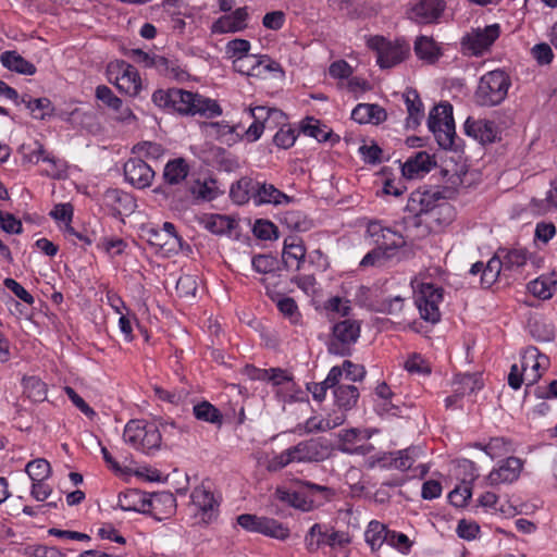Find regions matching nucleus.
I'll return each mask as SVG.
<instances>
[{"label":"nucleus","mask_w":557,"mask_h":557,"mask_svg":"<svg viewBox=\"0 0 557 557\" xmlns=\"http://www.w3.org/2000/svg\"><path fill=\"white\" fill-rule=\"evenodd\" d=\"M532 336L542 342L553 341L555 337V330L553 324L543 319H533L529 323Z\"/></svg>","instance_id":"obj_39"},{"label":"nucleus","mask_w":557,"mask_h":557,"mask_svg":"<svg viewBox=\"0 0 557 557\" xmlns=\"http://www.w3.org/2000/svg\"><path fill=\"white\" fill-rule=\"evenodd\" d=\"M252 268L259 273H270L275 269L276 259L270 255H257L251 260Z\"/></svg>","instance_id":"obj_54"},{"label":"nucleus","mask_w":557,"mask_h":557,"mask_svg":"<svg viewBox=\"0 0 557 557\" xmlns=\"http://www.w3.org/2000/svg\"><path fill=\"white\" fill-rule=\"evenodd\" d=\"M50 215L64 224L71 223L73 218V206L71 203H59L55 205Z\"/></svg>","instance_id":"obj_64"},{"label":"nucleus","mask_w":557,"mask_h":557,"mask_svg":"<svg viewBox=\"0 0 557 557\" xmlns=\"http://www.w3.org/2000/svg\"><path fill=\"white\" fill-rule=\"evenodd\" d=\"M256 180L250 177H242L234 183L230 190V196L237 205L247 203L253 200Z\"/></svg>","instance_id":"obj_29"},{"label":"nucleus","mask_w":557,"mask_h":557,"mask_svg":"<svg viewBox=\"0 0 557 557\" xmlns=\"http://www.w3.org/2000/svg\"><path fill=\"white\" fill-rule=\"evenodd\" d=\"M148 505L156 515L161 509V507H163L164 510L162 513L170 516L175 511L176 499L170 492L153 493L148 500Z\"/></svg>","instance_id":"obj_32"},{"label":"nucleus","mask_w":557,"mask_h":557,"mask_svg":"<svg viewBox=\"0 0 557 557\" xmlns=\"http://www.w3.org/2000/svg\"><path fill=\"white\" fill-rule=\"evenodd\" d=\"M193 505L201 512V520L209 522L215 516L219 507L218 500L209 488L203 485L196 487L191 493Z\"/></svg>","instance_id":"obj_13"},{"label":"nucleus","mask_w":557,"mask_h":557,"mask_svg":"<svg viewBox=\"0 0 557 557\" xmlns=\"http://www.w3.org/2000/svg\"><path fill=\"white\" fill-rule=\"evenodd\" d=\"M3 284L8 289H10L17 298H20L24 302L28 305H32L34 302V297L15 280L5 278Z\"/></svg>","instance_id":"obj_63"},{"label":"nucleus","mask_w":557,"mask_h":557,"mask_svg":"<svg viewBox=\"0 0 557 557\" xmlns=\"http://www.w3.org/2000/svg\"><path fill=\"white\" fill-rule=\"evenodd\" d=\"M176 290L181 297L195 296L197 290L196 278L191 275H184L177 280Z\"/></svg>","instance_id":"obj_56"},{"label":"nucleus","mask_w":557,"mask_h":557,"mask_svg":"<svg viewBox=\"0 0 557 557\" xmlns=\"http://www.w3.org/2000/svg\"><path fill=\"white\" fill-rule=\"evenodd\" d=\"M255 195H253V203L256 206L272 203V205H282L288 203L292 201V198L278 190L274 185L268 184L265 182L256 181L255 185Z\"/></svg>","instance_id":"obj_15"},{"label":"nucleus","mask_w":557,"mask_h":557,"mask_svg":"<svg viewBox=\"0 0 557 557\" xmlns=\"http://www.w3.org/2000/svg\"><path fill=\"white\" fill-rule=\"evenodd\" d=\"M472 495L471 484L463 482L461 485L456 486L449 494L448 499L451 505L462 507Z\"/></svg>","instance_id":"obj_49"},{"label":"nucleus","mask_w":557,"mask_h":557,"mask_svg":"<svg viewBox=\"0 0 557 557\" xmlns=\"http://www.w3.org/2000/svg\"><path fill=\"white\" fill-rule=\"evenodd\" d=\"M283 262L286 268H290V260L296 261L295 270L299 271L301 269V264L305 262L306 258V247L304 243L298 237H288L284 242L283 248Z\"/></svg>","instance_id":"obj_22"},{"label":"nucleus","mask_w":557,"mask_h":557,"mask_svg":"<svg viewBox=\"0 0 557 557\" xmlns=\"http://www.w3.org/2000/svg\"><path fill=\"white\" fill-rule=\"evenodd\" d=\"M249 112L253 121L263 122V124L269 123L271 119L277 120L284 117V113L281 110L267 107L249 108Z\"/></svg>","instance_id":"obj_48"},{"label":"nucleus","mask_w":557,"mask_h":557,"mask_svg":"<svg viewBox=\"0 0 557 557\" xmlns=\"http://www.w3.org/2000/svg\"><path fill=\"white\" fill-rule=\"evenodd\" d=\"M25 389L28 393V397L35 401H40L46 398V384L37 377H29L25 380Z\"/></svg>","instance_id":"obj_53"},{"label":"nucleus","mask_w":557,"mask_h":557,"mask_svg":"<svg viewBox=\"0 0 557 557\" xmlns=\"http://www.w3.org/2000/svg\"><path fill=\"white\" fill-rule=\"evenodd\" d=\"M443 299V289L431 283L421 284L420 292L416 297V305L423 320L436 323L440 321L441 313L438 304Z\"/></svg>","instance_id":"obj_8"},{"label":"nucleus","mask_w":557,"mask_h":557,"mask_svg":"<svg viewBox=\"0 0 557 557\" xmlns=\"http://www.w3.org/2000/svg\"><path fill=\"white\" fill-rule=\"evenodd\" d=\"M104 199L119 214L132 213L134 211L135 201L127 193L119 189H109L104 194Z\"/></svg>","instance_id":"obj_28"},{"label":"nucleus","mask_w":557,"mask_h":557,"mask_svg":"<svg viewBox=\"0 0 557 557\" xmlns=\"http://www.w3.org/2000/svg\"><path fill=\"white\" fill-rule=\"evenodd\" d=\"M375 245L386 251V253L393 255L394 250H397L405 245V240L400 234L392 231L391 228H386L384 234L381 235V239H375Z\"/></svg>","instance_id":"obj_42"},{"label":"nucleus","mask_w":557,"mask_h":557,"mask_svg":"<svg viewBox=\"0 0 557 557\" xmlns=\"http://www.w3.org/2000/svg\"><path fill=\"white\" fill-rule=\"evenodd\" d=\"M161 440V433L157 428L151 426L146 429L139 449H143L146 453H149L152 449H158L160 447Z\"/></svg>","instance_id":"obj_52"},{"label":"nucleus","mask_w":557,"mask_h":557,"mask_svg":"<svg viewBox=\"0 0 557 557\" xmlns=\"http://www.w3.org/2000/svg\"><path fill=\"white\" fill-rule=\"evenodd\" d=\"M248 14L245 8L235 10L232 14L221 16L212 27L215 33H236L246 27V18Z\"/></svg>","instance_id":"obj_20"},{"label":"nucleus","mask_w":557,"mask_h":557,"mask_svg":"<svg viewBox=\"0 0 557 557\" xmlns=\"http://www.w3.org/2000/svg\"><path fill=\"white\" fill-rule=\"evenodd\" d=\"M234 227V220L221 214L210 215L206 221V228L211 233L221 235L230 232Z\"/></svg>","instance_id":"obj_45"},{"label":"nucleus","mask_w":557,"mask_h":557,"mask_svg":"<svg viewBox=\"0 0 557 557\" xmlns=\"http://www.w3.org/2000/svg\"><path fill=\"white\" fill-rule=\"evenodd\" d=\"M441 198L440 191H413L407 203V210L414 213L409 223L414 227L423 222L430 227L448 225L455 218V210L448 202L435 203Z\"/></svg>","instance_id":"obj_1"},{"label":"nucleus","mask_w":557,"mask_h":557,"mask_svg":"<svg viewBox=\"0 0 557 557\" xmlns=\"http://www.w3.org/2000/svg\"><path fill=\"white\" fill-rule=\"evenodd\" d=\"M300 128L305 135L315 138L319 143H325L332 137V132L322 128L319 121L313 117H307Z\"/></svg>","instance_id":"obj_43"},{"label":"nucleus","mask_w":557,"mask_h":557,"mask_svg":"<svg viewBox=\"0 0 557 557\" xmlns=\"http://www.w3.org/2000/svg\"><path fill=\"white\" fill-rule=\"evenodd\" d=\"M194 111L193 115L200 114L205 115L207 117H213L216 115H220L222 113V110L220 106L209 98H203L199 95H196V100L194 104Z\"/></svg>","instance_id":"obj_44"},{"label":"nucleus","mask_w":557,"mask_h":557,"mask_svg":"<svg viewBox=\"0 0 557 557\" xmlns=\"http://www.w3.org/2000/svg\"><path fill=\"white\" fill-rule=\"evenodd\" d=\"M249 49V41L240 38L231 40L226 46L227 53L236 58L248 55Z\"/></svg>","instance_id":"obj_62"},{"label":"nucleus","mask_w":557,"mask_h":557,"mask_svg":"<svg viewBox=\"0 0 557 557\" xmlns=\"http://www.w3.org/2000/svg\"><path fill=\"white\" fill-rule=\"evenodd\" d=\"M389 531L379 521H371L364 533L366 542L372 550L379 549L385 542L388 543Z\"/></svg>","instance_id":"obj_30"},{"label":"nucleus","mask_w":557,"mask_h":557,"mask_svg":"<svg viewBox=\"0 0 557 557\" xmlns=\"http://www.w3.org/2000/svg\"><path fill=\"white\" fill-rule=\"evenodd\" d=\"M434 165L435 162L428 152L419 151L403 164L401 172L406 178L412 180L429 173Z\"/></svg>","instance_id":"obj_18"},{"label":"nucleus","mask_w":557,"mask_h":557,"mask_svg":"<svg viewBox=\"0 0 557 557\" xmlns=\"http://www.w3.org/2000/svg\"><path fill=\"white\" fill-rule=\"evenodd\" d=\"M350 543V537L347 533L341 531H333L329 533L319 523L313 524L308 534L306 535V545L310 552H315L321 545H327L332 548L344 547Z\"/></svg>","instance_id":"obj_9"},{"label":"nucleus","mask_w":557,"mask_h":557,"mask_svg":"<svg viewBox=\"0 0 557 557\" xmlns=\"http://www.w3.org/2000/svg\"><path fill=\"white\" fill-rule=\"evenodd\" d=\"M0 61L4 67L18 74L34 75L36 73V66L16 51H4L0 57Z\"/></svg>","instance_id":"obj_24"},{"label":"nucleus","mask_w":557,"mask_h":557,"mask_svg":"<svg viewBox=\"0 0 557 557\" xmlns=\"http://www.w3.org/2000/svg\"><path fill=\"white\" fill-rule=\"evenodd\" d=\"M96 98L114 111H120L123 107L122 100L106 85L96 88Z\"/></svg>","instance_id":"obj_47"},{"label":"nucleus","mask_w":557,"mask_h":557,"mask_svg":"<svg viewBox=\"0 0 557 557\" xmlns=\"http://www.w3.org/2000/svg\"><path fill=\"white\" fill-rule=\"evenodd\" d=\"M404 98L408 111L407 127L416 128L423 117V103L414 89H408Z\"/></svg>","instance_id":"obj_26"},{"label":"nucleus","mask_w":557,"mask_h":557,"mask_svg":"<svg viewBox=\"0 0 557 557\" xmlns=\"http://www.w3.org/2000/svg\"><path fill=\"white\" fill-rule=\"evenodd\" d=\"M386 117V111L379 104L359 103L351 112V119L360 124H379Z\"/></svg>","instance_id":"obj_21"},{"label":"nucleus","mask_w":557,"mask_h":557,"mask_svg":"<svg viewBox=\"0 0 557 557\" xmlns=\"http://www.w3.org/2000/svg\"><path fill=\"white\" fill-rule=\"evenodd\" d=\"M125 180L136 188H146L151 185L154 171L140 158H132L124 164Z\"/></svg>","instance_id":"obj_11"},{"label":"nucleus","mask_w":557,"mask_h":557,"mask_svg":"<svg viewBox=\"0 0 557 557\" xmlns=\"http://www.w3.org/2000/svg\"><path fill=\"white\" fill-rule=\"evenodd\" d=\"M25 471L32 481H45L51 475L52 469L50 463L44 458H37L29 461Z\"/></svg>","instance_id":"obj_38"},{"label":"nucleus","mask_w":557,"mask_h":557,"mask_svg":"<svg viewBox=\"0 0 557 557\" xmlns=\"http://www.w3.org/2000/svg\"><path fill=\"white\" fill-rule=\"evenodd\" d=\"M20 103L25 104V107L30 111L33 117L38 120H46L52 116L54 112L52 102L46 97L33 99L29 95H24L22 96Z\"/></svg>","instance_id":"obj_25"},{"label":"nucleus","mask_w":557,"mask_h":557,"mask_svg":"<svg viewBox=\"0 0 557 557\" xmlns=\"http://www.w3.org/2000/svg\"><path fill=\"white\" fill-rule=\"evenodd\" d=\"M499 25L492 24L483 28H472L461 39L462 51L470 55H481L499 37Z\"/></svg>","instance_id":"obj_7"},{"label":"nucleus","mask_w":557,"mask_h":557,"mask_svg":"<svg viewBox=\"0 0 557 557\" xmlns=\"http://www.w3.org/2000/svg\"><path fill=\"white\" fill-rule=\"evenodd\" d=\"M368 47L376 51V61L382 69L395 66L406 55V50L400 45H393L380 36L369 38Z\"/></svg>","instance_id":"obj_10"},{"label":"nucleus","mask_w":557,"mask_h":557,"mask_svg":"<svg viewBox=\"0 0 557 557\" xmlns=\"http://www.w3.org/2000/svg\"><path fill=\"white\" fill-rule=\"evenodd\" d=\"M522 469V462L519 458L509 457L498 469H494L487 476L491 485L508 483L516 480Z\"/></svg>","instance_id":"obj_17"},{"label":"nucleus","mask_w":557,"mask_h":557,"mask_svg":"<svg viewBox=\"0 0 557 557\" xmlns=\"http://www.w3.org/2000/svg\"><path fill=\"white\" fill-rule=\"evenodd\" d=\"M295 462L320 461L327 457L329 449L320 440L311 438L290 447Z\"/></svg>","instance_id":"obj_12"},{"label":"nucleus","mask_w":557,"mask_h":557,"mask_svg":"<svg viewBox=\"0 0 557 557\" xmlns=\"http://www.w3.org/2000/svg\"><path fill=\"white\" fill-rule=\"evenodd\" d=\"M0 227L9 234H21L23 232L22 222L11 213L0 211Z\"/></svg>","instance_id":"obj_55"},{"label":"nucleus","mask_w":557,"mask_h":557,"mask_svg":"<svg viewBox=\"0 0 557 557\" xmlns=\"http://www.w3.org/2000/svg\"><path fill=\"white\" fill-rule=\"evenodd\" d=\"M107 74L110 81L114 78L116 88L132 97L139 94L141 79L137 70L123 60L110 62L107 66Z\"/></svg>","instance_id":"obj_6"},{"label":"nucleus","mask_w":557,"mask_h":557,"mask_svg":"<svg viewBox=\"0 0 557 557\" xmlns=\"http://www.w3.org/2000/svg\"><path fill=\"white\" fill-rule=\"evenodd\" d=\"M531 362V371L534 373L537 372L541 367H547L548 358L545 355L541 354L537 348L529 347L525 349L522 356L521 367H523V372L527 371Z\"/></svg>","instance_id":"obj_41"},{"label":"nucleus","mask_w":557,"mask_h":557,"mask_svg":"<svg viewBox=\"0 0 557 557\" xmlns=\"http://www.w3.org/2000/svg\"><path fill=\"white\" fill-rule=\"evenodd\" d=\"M502 272L504 273L502 262L498 260V257L494 255L483 269V273L481 275L482 285L490 287L494 282H496Z\"/></svg>","instance_id":"obj_46"},{"label":"nucleus","mask_w":557,"mask_h":557,"mask_svg":"<svg viewBox=\"0 0 557 557\" xmlns=\"http://www.w3.org/2000/svg\"><path fill=\"white\" fill-rule=\"evenodd\" d=\"M252 232L256 237L263 240L277 238V227L268 220H258L253 225Z\"/></svg>","instance_id":"obj_50"},{"label":"nucleus","mask_w":557,"mask_h":557,"mask_svg":"<svg viewBox=\"0 0 557 557\" xmlns=\"http://www.w3.org/2000/svg\"><path fill=\"white\" fill-rule=\"evenodd\" d=\"M258 532L277 540H285L289 536L288 528L283 523L267 517H263L262 521L259 523Z\"/></svg>","instance_id":"obj_37"},{"label":"nucleus","mask_w":557,"mask_h":557,"mask_svg":"<svg viewBox=\"0 0 557 557\" xmlns=\"http://www.w3.org/2000/svg\"><path fill=\"white\" fill-rule=\"evenodd\" d=\"M404 308V299L399 296H396L391 299H384L380 302L377 311L387 314H398L403 311Z\"/></svg>","instance_id":"obj_60"},{"label":"nucleus","mask_w":557,"mask_h":557,"mask_svg":"<svg viewBox=\"0 0 557 557\" xmlns=\"http://www.w3.org/2000/svg\"><path fill=\"white\" fill-rule=\"evenodd\" d=\"M465 132L468 136L483 145L495 141L497 137L495 123L487 120L468 117L465 122Z\"/></svg>","instance_id":"obj_14"},{"label":"nucleus","mask_w":557,"mask_h":557,"mask_svg":"<svg viewBox=\"0 0 557 557\" xmlns=\"http://www.w3.org/2000/svg\"><path fill=\"white\" fill-rule=\"evenodd\" d=\"M255 67L252 77H265L267 73H277L280 77H284V70L281 64L272 60L269 55H255Z\"/></svg>","instance_id":"obj_34"},{"label":"nucleus","mask_w":557,"mask_h":557,"mask_svg":"<svg viewBox=\"0 0 557 557\" xmlns=\"http://www.w3.org/2000/svg\"><path fill=\"white\" fill-rule=\"evenodd\" d=\"M414 51L417 55L429 62H434L438 58V48L435 41L428 36H420L414 42Z\"/></svg>","instance_id":"obj_36"},{"label":"nucleus","mask_w":557,"mask_h":557,"mask_svg":"<svg viewBox=\"0 0 557 557\" xmlns=\"http://www.w3.org/2000/svg\"><path fill=\"white\" fill-rule=\"evenodd\" d=\"M150 67H154L161 74L178 77V66L165 57L153 54Z\"/></svg>","instance_id":"obj_51"},{"label":"nucleus","mask_w":557,"mask_h":557,"mask_svg":"<svg viewBox=\"0 0 557 557\" xmlns=\"http://www.w3.org/2000/svg\"><path fill=\"white\" fill-rule=\"evenodd\" d=\"M297 136L295 129L288 127H282L274 136V143L276 146L287 149L292 147L296 140Z\"/></svg>","instance_id":"obj_61"},{"label":"nucleus","mask_w":557,"mask_h":557,"mask_svg":"<svg viewBox=\"0 0 557 557\" xmlns=\"http://www.w3.org/2000/svg\"><path fill=\"white\" fill-rule=\"evenodd\" d=\"M189 173V165L183 158L169 161L163 171V180L168 185H178L184 182Z\"/></svg>","instance_id":"obj_23"},{"label":"nucleus","mask_w":557,"mask_h":557,"mask_svg":"<svg viewBox=\"0 0 557 557\" xmlns=\"http://www.w3.org/2000/svg\"><path fill=\"white\" fill-rule=\"evenodd\" d=\"M196 95L197 94H193L190 91L173 88L172 110L178 113L193 115Z\"/></svg>","instance_id":"obj_33"},{"label":"nucleus","mask_w":557,"mask_h":557,"mask_svg":"<svg viewBox=\"0 0 557 557\" xmlns=\"http://www.w3.org/2000/svg\"><path fill=\"white\" fill-rule=\"evenodd\" d=\"M510 78L500 70L484 74L474 92L475 103L481 107H494L502 103L508 92Z\"/></svg>","instance_id":"obj_3"},{"label":"nucleus","mask_w":557,"mask_h":557,"mask_svg":"<svg viewBox=\"0 0 557 557\" xmlns=\"http://www.w3.org/2000/svg\"><path fill=\"white\" fill-rule=\"evenodd\" d=\"M442 0H420L411 10L410 18L420 24L434 22L443 12Z\"/></svg>","instance_id":"obj_16"},{"label":"nucleus","mask_w":557,"mask_h":557,"mask_svg":"<svg viewBox=\"0 0 557 557\" xmlns=\"http://www.w3.org/2000/svg\"><path fill=\"white\" fill-rule=\"evenodd\" d=\"M145 430L146 425L143 421L132 420L125 425L123 438L127 444L139 449Z\"/></svg>","instance_id":"obj_40"},{"label":"nucleus","mask_w":557,"mask_h":557,"mask_svg":"<svg viewBox=\"0 0 557 557\" xmlns=\"http://www.w3.org/2000/svg\"><path fill=\"white\" fill-rule=\"evenodd\" d=\"M420 446H411L403 450L389 454V465L395 469L406 471L409 470L414 461L422 455Z\"/></svg>","instance_id":"obj_27"},{"label":"nucleus","mask_w":557,"mask_h":557,"mask_svg":"<svg viewBox=\"0 0 557 557\" xmlns=\"http://www.w3.org/2000/svg\"><path fill=\"white\" fill-rule=\"evenodd\" d=\"M531 53L541 65L549 64L554 57L550 46L545 42L535 45Z\"/></svg>","instance_id":"obj_59"},{"label":"nucleus","mask_w":557,"mask_h":557,"mask_svg":"<svg viewBox=\"0 0 557 557\" xmlns=\"http://www.w3.org/2000/svg\"><path fill=\"white\" fill-rule=\"evenodd\" d=\"M495 255L502 262L504 274L519 271L528 261V251L523 248H499Z\"/></svg>","instance_id":"obj_19"},{"label":"nucleus","mask_w":557,"mask_h":557,"mask_svg":"<svg viewBox=\"0 0 557 557\" xmlns=\"http://www.w3.org/2000/svg\"><path fill=\"white\" fill-rule=\"evenodd\" d=\"M360 336V324L350 319L337 322L332 329L327 350L332 355L349 356Z\"/></svg>","instance_id":"obj_5"},{"label":"nucleus","mask_w":557,"mask_h":557,"mask_svg":"<svg viewBox=\"0 0 557 557\" xmlns=\"http://www.w3.org/2000/svg\"><path fill=\"white\" fill-rule=\"evenodd\" d=\"M335 404L345 410L351 409L358 398L359 391L354 385H338L334 388Z\"/></svg>","instance_id":"obj_31"},{"label":"nucleus","mask_w":557,"mask_h":557,"mask_svg":"<svg viewBox=\"0 0 557 557\" xmlns=\"http://www.w3.org/2000/svg\"><path fill=\"white\" fill-rule=\"evenodd\" d=\"M295 462L290 448L282 451L280 455L269 460L267 469L271 472H276L289 465Z\"/></svg>","instance_id":"obj_58"},{"label":"nucleus","mask_w":557,"mask_h":557,"mask_svg":"<svg viewBox=\"0 0 557 557\" xmlns=\"http://www.w3.org/2000/svg\"><path fill=\"white\" fill-rule=\"evenodd\" d=\"M194 416L201 421L221 425L223 417L218 408L209 401H201L194 406Z\"/></svg>","instance_id":"obj_35"},{"label":"nucleus","mask_w":557,"mask_h":557,"mask_svg":"<svg viewBox=\"0 0 557 557\" xmlns=\"http://www.w3.org/2000/svg\"><path fill=\"white\" fill-rule=\"evenodd\" d=\"M528 290L533 294L534 296L542 298V299H548L552 297V285L548 284L546 281L536 278L528 284Z\"/></svg>","instance_id":"obj_57"},{"label":"nucleus","mask_w":557,"mask_h":557,"mask_svg":"<svg viewBox=\"0 0 557 557\" xmlns=\"http://www.w3.org/2000/svg\"><path fill=\"white\" fill-rule=\"evenodd\" d=\"M428 127L434 134L440 147L453 148L456 135L453 106L448 102L435 106L429 114Z\"/></svg>","instance_id":"obj_4"},{"label":"nucleus","mask_w":557,"mask_h":557,"mask_svg":"<svg viewBox=\"0 0 557 557\" xmlns=\"http://www.w3.org/2000/svg\"><path fill=\"white\" fill-rule=\"evenodd\" d=\"M296 483L299 486L298 491L289 492L277 487L275 496L281 502L301 511H310L321 500H327L334 495L333 490L324 485H318L304 480H298Z\"/></svg>","instance_id":"obj_2"}]
</instances>
